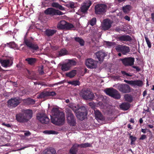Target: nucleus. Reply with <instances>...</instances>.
<instances>
[{
    "instance_id": "f257e3e1",
    "label": "nucleus",
    "mask_w": 154,
    "mask_h": 154,
    "mask_svg": "<svg viewBox=\"0 0 154 154\" xmlns=\"http://www.w3.org/2000/svg\"><path fill=\"white\" fill-rule=\"evenodd\" d=\"M51 120L52 123L58 126L64 124L65 116L63 112L60 111L57 108H53L51 110Z\"/></svg>"
},
{
    "instance_id": "f03ea898",
    "label": "nucleus",
    "mask_w": 154,
    "mask_h": 154,
    "mask_svg": "<svg viewBox=\"0 0 154 154\" xmlns=\"http://www.w3.org/2000/svg\"><path fill=\"white\" fill-rule=\"evenodd\" d=\"M23 114H19L16 116V119L18 121L20 122H26L32 117V111L30 109L23 110Z\"/></svg>"
},
{
    "instance_id": "7ed1b4c3",
    "label": "nucleus",
    "mask_w": 154,
    "mask_h": 154,
    "mask_svg": "<svg viewBox=\"0 0 154 154\" xmlns=\"http://www.w3.org/2000/svg\"><path fill=\"white\" fill-rule=\"evenodd\" d=\"M113 87L117 89L123 93H128L131 92V88L126 84H117L114 85Z\"/></svg>"
},
{
    "instance_id": "20e7f679",
    "label": "nucleus",
    "mask_w": 154,
    "mask_h": 154,
    "mask_svg": "<svg viewBox=\"0 0 154 154\" xmlns=\"http://www.w3.org/2000/svg\"><path fill=\"white\" fill-rule=\"evenodd\" d=\"M105 93L115 99H119L121 97L120 94L116 90L113 88H107L104 90Z\"/></svg>"
},
{
    "instance_id": "39448f33",
    "label": "nucleus",
    "mask_w": 154,
    "mask_h": 154,
    "mask_svg": "<svg viewBox=\"0 0 154 154\" xmlns=\"http://www.w3.org/2000/svg\"><path fill=\"white\" fill-rule=\"evenodd\" d=\"M80 95L84 99H92L94 96L89 90L88 89L82 90L80 94Z\"/></svg>"
},
{
    "instance_id": "423d86ee",
    "label": "nucleus",
    "mask_w": 154,
    "mask_h": 154,
    "mask_svg": "<svg viewBox=\"0 0 154 154\" xmlns=\"http://www.w3.org/2000/svg\"><path fill=\"white\" fill-rule=\"evenodd\" d=\"M86 111L85 107H82L80 109V110L75 113L76 116L78 119L82 121L86 117L87 114Z\"/></svg>"
},
{
    "instance_id": "0eeeda50",
    "label": "nucleus",
    "mask_w": 154,
    "mask_h": 154,
    "mask_svg": "<svg viewBox=\"0 0 154 154\" xmlns=\"http://www.w3.org/2000/svg\"><path fill=\"white\" fill-rule=\"evenodd\" d=\"M76 64V62L72 60H68V61L65 63L61 64V69L63 71H66L69 70L70 67Z\"/></svg>"
},
{
    "instance_id": "6e6552de",
    "label": "nucleus",
    "mask_w": 154,
    "mask_h": 154,
    "mask_svg": "<svg viewBox=\"0 0 154 154\" xmlns=\"http://www.w3.org/2000/svg\"><path fill=\"white\" fill-rule=\"evenodd\" d=\"M67 122L70 126H74L76 123L75 117L71 111L68 112L66 114Z\"/></svg>"
},
{
    "instance_id": "1a4fd4ad",
    "label": "nucleus",
    "mask_w": 154,
    "mask_h": 154,
    "mask_svg": "<svg viewBox=\"0 0 154 154\" xmlns=\"http://www.w3.org/2000/svg\"><path fill=\"white\" fill-rule=\"evenodd\" d=\"M118 52H121L123 55H126L130 51L129 48L125 45H118L115 48Z\"/></svg>"
},
{
    "instance_id": "9d476101",
    "label": "nucleus",
    "mask_w": 154,
    "mask_h": 154,
    "mask_svg": "<svg viewBox=\"0 0 154 154\" xmlns=\"http://www.w3.org/2000/svg\"><path fill=\"white\" fill-rule=\"evenodd\" d=\"M125 66H131L134 64V59L133 57H129L120 59Z\"/></svg>"
},
{
    "instance_id": "9b49d317",
    "label": "nucleus",
    "mask_w": 154,
    "mask_h": 154,
    "mask_svg": "<svg viewBox=\"0 0 154 154\" xmlns=\"http://www.w3.org/2000/svg\"><path fill=\"white\" fill-rule=\"evenodd\" d=\"M37 118L41 123L47 124L49 121V119L44 113H38L37 116Z\"/></svg>"
},
{
    "instance_id": "f8f14e48",
    "label": "nucleus",
    "mask_w": 154,
    "mask_h": 154,
    "mask_svg": "<svg viewBox=\"0 0 154 154\" xmlns=\"http://www.w3.org/2000/svg\"><path fill=\"white\" fill-rule=\"evenodd\" d=\"M46 14H49L52 15H62L63 13L58 10H56L52 8H48L44 12Z\"/></svg>"
},
{
    "instance_id": "ddd939ff",
    "label": "nucleus",
    "mask_w": 154,
    "mask_h": 154,
    "mask_svg": "<svg viewBox=\"0 0 154 154\" xmlns=\"http://www.w3.org/2000/svg\"><path fill=\"white\" fill-rule=\"evenodd\" d=\"M97 62L91 58L87 60L85 62V64L89 68H96L97 66Z\"/></svg>"
},
{
    "instance_id": "4468645a",
    "label": "nucleus",
    "mask_w": 154,
    "mask_h": 154,
    "mask_svg": "<svg viewBox=\"0 0 154 154\" xmlns=\"http://www.w3.org/2000/svg\"><path fill=\"white\" fill-rule=\"evenodd\" d=\"M106 6L104 4L97 5L95 6V12L97 14H102L105 12Z\"/></svg>"
},
{
    "instance_id": "2eb2a0df",
    "label": "nucleus",
    "mask_w": 154,
    "mask_h": 154,
    "mask_svg": "<svg viewBox=\"0 0 154 154\" xmlns=\"http://www.w3.org/2000/svg\"><path fill=\"white\" fill-rule=\"evenodd\" d=\"M20 103V100L18 98H11L8 101V106L10 107H15Z\"/></svg>"
},
{
    "instance_id": "dca6fc26",
    "label": "nucleus",
    "mask_w": 154,
    "mask_h": 154,
    "mask_svg": "<svg viewBox=\"0 0 154 154\" xmlns=\"http://www.w3.org/2000/svg\"><path fill=\"white\" fill-rule=\"evenodd\" d=\"M112 22L109 19H106L103 20L101 26L103 30H107L110 29L111 26Z\"/></svg>"
},
{
    "instance_id": "f3484780",
    "label": "nucleus",
    "mask_w": 154,
    "mask_h": 154,
    "mask_svg": "<svg viewBox=\"0 0 154 154\" xmlns=\"http://www.w3.org/2000/svg\"><path fill=\"white\" fill-rule=\"evenodd\" d=\"M91 4V2L90 0H88L82 4L80 8L81 12L83 13H86Z\"/></svg>"
},
{
    "instance_id": "a211bd4d",
    "label": "nucleus",
    "mask_w": 154,
    "mask_h": 154,
    "mask_svg": "<svg viewBox=\"0 0 154 154\" xmlns=\"http://www.w3.org/2000/svg\"><path fill=\"white\" fill-rule=\"evenodd\" d=\"M0 63L2 66L4 67H10L13 64V59L11 58L5 60H0Z\"/></svg>"
},
{
    "instance_id": "6ab92c4d",
    "label": "nucleus",
    "mask_w": 154,
    "mask_h": 154,
    "mask_svg": "<svg viewBox=\"0 0 154 154\" xmlns=\"http://www.w3.org/2000/svg\"><path fill=\"white\" fill-rule=\"evenodd\" d=\"M124 82L133 86H141L143 85L142 82L140 80L128 81L124 80Z\"/></svg>"
},
{
    "instance_id": "aec40b11",
    "label": "nucleus",
    "mask_w": 154,
    "mask_h": 154,
    "mask_svg": "<svg viewBox=\"0 0 154 154\" xmlns=\"http://www.w3.org/2000/svg\"><path fill=\"white\" fill-rule=\"evenodd\" d=\"M56 94L54 91H46L43 92L37 96V97L39 98H44L45 97L48 96H54L56 95Z\"/></svg>"
},
{
    "instance_id": "412c9836",
    "label": "nucleus",
    "mask_w": 154,
    "mask_h": 154,
    "mask_svg": "<svg viewBox=\"0 0 154 154\" xmlns=\"http://www.w3.org/2000/svg\"><path fill=\"white\" fill-rule=\"evenodd\" d=\"M97 58L101 62L103 61L104 58L107 56V54L104 51H99L95 53Z\"/></svg>"
},
{
    "instance_id": "4be33fe9",
    "label": "nucleus",
    "mask_w": 154,
    "mask_h": 154,
    "mask_svg": "<svg viewBox=\"0 0 154 154\" xmlns=\"http://www.w3.org/2000/svg\"><path fill=\"white\" fill-rule=\"evenodd\" d=\"M24 42L27 46L31 49L37 50L38 48V47L36 44H32L30 40H25Z\"/></svg>"
},
{
    "instance_id": "5701e85b",
    "label": "nucleus",
    "mask_w": 154,
    "mask_h": 154,
    "mask_svg": "<svg viewBox=\"0 0 154 154\" xmlns=\"http://www.w3.org/2000/svg\"><path fill=\"white\" fill-rule=\"evenodd\" d=\"M69 107L70 108L72 109L74 112H75L76 113L78 110H80V109L81 108L79 107V105H76L74 103H71L69 105Z\"/></svg>"
},
{
    "instance_id": "b1692460",
    "label": "nucleus",
    "mask_w": 154,
    "mask_h": 154,
    "mask_svg": "<svg viewBox=\"0 0 154 154\" xmlns=\"http://www.w3.org/2000/svg\"><path fill=\"white\" fill-rule=\"evenodd\" d=\"M95 116L97 120H103L105 119L104 118L98 110L95 112Z\"/></svg>"
},
{
    "instance_id": "393cba45",
    "label": "nucleus",
    "mask_w": 154,
    "mask_h": 154,
    "mask_svg": "<svg viewBox=\"0 0 154 154\" xmlns=\"http://www.w3.org/2000/svg\"><path fill=\"white\" fill-rule=\"evenodd\" d=\"M119 40L124 41H130L131 40V37L128 35H123L119 37Z\"/></svg>"
},
{
    "instance_id": "a878e982",
    "label": "nucleus",
    "mask_w": 154,
    "mask_h": 154,
    "mask_svg": "<svg viewBox=\"0 0 154 154\" xmlns=\"http://www.w3.org/2000/svg\"><path fill=\"white\" fill-rule=\"evenodd\" d=\"M79 144H75L70 150V153L72 154H76L77 152V148L79 147Z\"/></svg>"
},
{
    "instance_id": "bb28decb",
    "label": "nucleus",
    "mask_w": 154,
    "mask_h": 154,
    "mask_svg": "<svg viewBox=\"0 0 154 154\" xmlns=\"http://www.w3.org/2000/svg\"><path fill=\"white\" fill-rule=\"evenodd\" d=\"M66 22L64 20L61 21L57 24V27L60 29H65Z\"/></svg>"
},
{
    "instance_id": "cd10ccee",
    "label": "nucleus",
    "mask_w": 154,
    "mask_h": 154,
    "mask_svg": "<svg viewBox=\"0 0 154 154\" xmlns=\"http://www.w3.org/2000/svg\"><path fill=\"white\" fill-rule=\"evenodd\" d=\"M56 32L54 29H47L45 32V34L48 36H51Z\"/></svg>"
},
{
    "instance_id": "c85d7f7f",
    "label": "nucleus",
    "mask_w": 154,
    "mask_h": 154,
    "mask_svg": "<svg viewBox=\"0 0 154 154\" xmlns=\"http://www.w3.org/2000/svg\"><path fill=\"white\" fill-rule=\"evenodd\" d=\"M56 152L55 150L53 148H50L45 150L44 154H55Z\"/></svg>"
},
{
    "instance_id": "c756f323",
    "label": "nucleus",
    "mask_w": 154,
    "mask_h": 154,
    "mask_svg": "<svg viewBox=\"0 0 154 154\" xmlns=\"http://www.w3.org/2000/svg\"><path fill=\"white\" fill-rule=\"evenodd\" d=\"M24 103L28 105L34 104L35 103V101L33 99L30 98H28L23 100Z\"/></svg>"
},
{
    "instance_id": "7c9ffc66",
    "label": "nucleus",
    "mask_w": 154,
    "mask_h": 154,
    "mask_svg": "<svg viewBox=\"0 0 154 154\" xmlns=\"http://www.w3.org/2000/svg\"><path fill=\"white\" fill-rule=\"evenodd\" d=\"M76 70H73L70 72L67 73L66 74V75L67 77L72 78L73 77L76 75Z\"/></svg>"
},
{
    "instance_id": "2f4dec72",
    "label": "nucleus",
    "mask_w": 154,
    "mask_h": 154,
    "mask_svg": "<svg viewBox=\"0 0 154 154\" xmlns=\"http://www.w3.org/2000/svg\"><path fill=\"white\" fill-rule=\"evenodd\" d=\"M120 107L124 110H127L130 108V104L128 103H124L121 105Z\"/></svg>"
},
{
    "instance_id": "473e14b6",
    "label": "nucleus",
    "mask_w": 154,
    "mask_h": 154,
    "mask_svg": "<svg viewBox=\"0 0 154 154\" xmlns=\"http://www.w3.org/2000/svg\"><path fill=\"white\" fill-rule=\"evenodd\" d=\"M25 60L29 64L33 65L35 63L36 60L35 58H27L25 59Z\"/></svg>"
},
{
    "instance_id": "72a5a7b5",
    "label": "nucleus",
    "mask_w": 154,
    "mask_h": 154,
    "mask_svg": "<svg viewBox=\"0 0 154 154\" xmlns=\"http://www.w3.org/2000/svg\"><path fill=\"white\" fill-rule=\"evenodd\" d=\"M131 9V7L129 5H127L122 8L123 11L125 14L129 13Z\"/></svg>"
},
{
    "instance_id": "f704fd0d",
    "label": "nucleus",
    "mask_w": 154,
    "mask_h": 154,
    "mask_svg": "<svg viewBox=\"0 0 154 154\" xmlns=\"http://www.w3.org/2000/svg\"><path fill=\"white\" fill-rule=\"evenodd\" d=\"M124 98L125 100L129 102H131L133 100V97L132 96L129 94H126L124 95Z\"/></svg>"
},
{
    "instance_id": "c9c22d12",
    "label": "nucleus",
    "mask_w": 154,
    "mask_h": 154,
    "mask_svg": "<svg viewBox=\"0 0 154 154\" xmlns=\"http://www.w3.org/2000/svg\"><path fill=\"white\" fill-rule=\"evenodd\" d=\"M43 133L48 134H57L58 132L53 130H45L43 132Z\"/></svg>"
},
{
    "instance_id": "e433bc0d",
    "label": "nucleus",
    "mask_w": 154,
    "mask_h": 154,
    "mask_svg": "<svg viewBox=\"0 0 154 154\" xmlns=\"http://www.w3.org/2000/svg\"><path fill=\"white\" fill-rule=\"evenodd\" d=\"M74 39L76 42L79 43L81 46L84 45V41L82 38L79 37H75L74 38Z\"/></svg>"
},
{
    "instance_id": "4c0bfd02",
    "label": "nucleus",
    "mask_w": 154,
    "mask_h": 154,
    "mask_svg": "<svg viewBox=\"0 0 154 154\" xmlns=\"http://www.w3.org/2000/svg\"><path fill=\"white\" fill-rule=\"evenodd\" d=\"M7 44L9 45V46L11 48H17V46L14 42H11L9 43H7Z\"/></svg>"
},
{
    "instance_id": "58836bf2",
    "label": "nucleus",
    "mask_w": 154,
    "mask_h": 154,
    "mask_svg": "<svg viewBox=\"0 0 154 154\" xmlns=\"http://www.w3.org/2000/svg\"><path fill=\"white\" fill-rule=\"evenodd\" d=\"M67 6L71 8H74L76 7V4L73 2H70L67 4Z\"/></svg>"
},
{
    "instance_id": "ea45409f",
    "label": "nucleus",
    "mask_w": 154,
    "mask_h": 154,
    "mask_svg": "<svg viewBox=\"0 0 154 154\" xmlns=\"http://www.w3.org/2000/svg\"><path fill=\"white\" fill-rule=\"evenodd\" d=\"M144 38L145 39V41L148 45V47L150 48L151 47V42L149 39V38L146 36H144Z\"/></svg>"
},
{
    "instance_id": "a19ab883",
    "label": "nucleus",
    "mask_w": 154,
    "mask_h": 154,
    "mask_svg": "<svg viewBox=\"0 0 154 154\" xmlns=\"http://www.w3.org/2000/svg\"><path fill=\"white\" fill-rule=\"evenodd\" d=\"M79 145V147L82 148H85L86 147H90L91 146V144L88 143L82 144Z\"/></svg>"
},
{
    "instance_id": "79ce46f5",
    "label": "nucleus",
    "mask_w": 154,
    "mask_h": 154,
    "mask_svg": "<svg viewBox=\"0 0 154 154\" xmlns=\"http://www.w3.org/2000/svg\"><path fill=\"white\" fill-rule=\"evenodd\" d=\"M69 83L74 86H76L80 85V82L78 80L70 81L69 82Z\"/></svg>"
},
{
    "instance_id": "37998d69",
    "label": "nucleus",
    "mask_w": 154,
    "mask_h": 154,
    "mask_svg": "<svg viewBox=\"0 0 154 154\" xmlns=\"http://www.w3.org/2000/svg\"><path fill=\"white\" fill-rule=\"evenodd\" d=\"M67 51L65 49H62L59 52V55L60 56H62L66 54Z\"/></svg>"
},
{
    "instance_id": "c03bdc74",
    "label": "nucleus",
    "mask_w": 154,
    "mask_h": 154,
    "mask_svg": "<svg viewBox=\"0 0 154 154\" xmlns=\"http://www.w3.org/2000/svg\"><path fill=\"white\" fill-rule=\"evenodd\" d=\"M73 27V26L72 24L71 23H66L65 29H70Z\"/></svg>"
},
{
    "instance_id": "a18cd8bd",
    "label": "nucleus",
    "mask_w": 154,
    "mask_h": 154,
    "mask_svg": "<svg viewBox=\"0 0 154 154\" xmlns=\"http://www.w3.org/2000/svg\"><path fill=\"white\" fill-rule=\"evenodd\" d=\"M96 19L95 18H93L90 21V24L92 26L94 25L96 23Z\"/></svg>"
},
{
    "instance_id": "49530a36",
    "label": "nucleus",
    "mask_w": 154,
    "mask_h": 154,
    "mask_svg": "<svg viewBox=\"0 0 154 154\" xmlns=\"http://www.w3.org/2000/svg\"><path fill=\"white\" fill-rule=\"evenodd\" d=\"M105 44L106 45V46L108 47H110L113 45V43L110 42L106 41L105 42Z\"/></svg>"
},
{
    "instance_id": "de8ad7c7",
    "label": "nucleus",
    "mask_w": 154,
    "mask_h": 154,
    "mask_svg": "<svg viewBox=\"0 0 154 154\" xmlns=\"http://www.w3.org/2000/svg\"><path fill=\"white\" fill-rule=\"evenodd\" d=\"M43 66H42L39 69V73L40 74L42 75L44 73V72L43 70Z\"/></svg>"
},
{
    "instance_id": "09e8293b",
    "label": "nucleus",
    "mask_w": 154,
    "mask_h": 154,
    "mask_svg": "<svg viewBox=\"0 0 154 154\" xmlns=\"http://www.w3.org/2000/svg\"><path fill=\"white\" fill-rule=\"evenodd\" d=\"M130 138H131V144H132L133 142H134L136 140V137H133L132 136H130Z\"/></svg>"
},
{
    "instance_id": "8fccbe9b",
    "label": "nucleus",
    "mask_w": 154,
    "mask_h": 154,
    "mask_svg": "<svg viewBox=\"0 0 154 154\" xmlns=\"http://www.w3.org/2000/svg\"><path fill=\"white\" fill-rule=\"evenodd\" d=\"M59 4L57 3L54 2L52 4V7L55 8H57Z\"/></svg>"
},
{
    "instance_id": "3c124183",
    "label": "nucleus",
    "mask_w": 154,
    "mask_h": 154,
    "mask_svg": "<svg viewBox=\"0 0 154 154\" xmlns=\"http://www.w3.org/2000/svg\"><path fill=\"white\" fill-rule=\"evenodd\" d=\"M24 135L26 136H30L31 134L30 132L28 131H25Z\"/></svg>"
},
{
    "instance_id": "603ef678",
    "label": "nucleus",
    "mask_w": 154,
    "mask_h": 154,
    "mask_svg": "<svg viewBox=\"0 0 154 154\" xmlns=\"http://www.w3.org/2000/svg\"><path fill=\"white\" fill-rule=\"evenodd\" d=\"M2 124V125H4L8 128H10L11 127V125H10L9 124L5 123L4 122Z\"/></svg>"
},
{
    "instance_id": "864d4df0",
    "label": "nucleus",
    "mask_w": 154,
    "mask_h": 154,
    "mask_svg": "<svg viewBox=\"0 0 154 154\" xmlns=\"http://www.w3.org/2000/svg\"><path fill=\"white\" fill-rule=\"evenodd\" d=\"M57 8H58L61 10H64V8L62 6L60 5L59 4Z\"/></svg>"
},
{
    "instance_id": "5fc2aeb1",
    "label": "nucleus",
    "mask_w": 154,
    "mask_h": 154,
    "mask_svg": "<svg viewBox=\"0 0 154 154\" xmlns=\"http://www.w3.org/2000/svg\"><path fill=\"white\" fill-rule=\"evenodd\" d=\"M146 138V136L145 135H142L141 137L140 138V140H143L145 139Z\"/></svg>"
},
{
    "instance_id": "6e6d98bb",
    "label": "nucleus",
    "mask_w": 154,
    "mask_h": 154,
    "mask_svg": "<svg viewBox=\"0 0 154 154\" xmlns=\"http://www.w3.org/2000/svg\"><path fill=\"white\" fill-rule=\"evenodd\" d=\"M122 73L124 75H126L127 76H131V75H129L127 73H126L125 72V71H122Z\"/></svg>"
},
{
    "instance_id": "4d7b16f0",
    "label": "nucleus",
    "mask_w": 154,
    "mask_h": 154,
    "mask_svg": "<svg viewBox=\"0 0 154 154\" xmlns=\"http://www.w3.org/2000/svg\"><path fill=\"white\" fill-rule=\"evenodd\" d=\"M124 18L126 20L128 21H130V19L129 17L128 16H126Z\"/></svg>"
},
{
    "instance_id": "13d9d810",
    "label": "nucleus",
    "mask_w": 154,
    "mask_h": 154,
    "mask_svg": "<svg viewBox=\"0 0 154 154\" xmlns=\"http://www.w3.org/2000/svg\"><path fill=\"white\" fill-rule=\"evenodd\" d=\"M114 78L115 80H120L121 79L120 77L118 76H115L114 77Z\"/></svg>"
},
{
    "instance_id": "bf43d9fd",
    "label": "nucleus",
    "mask_w": 154,
    "mask_h": 154,
    "mask_svg": "<svg viewBox=\"0 0 154 154\" xmlns=\"http://www.w3.org/2000/svg\"><path fill=\"white\" fill-rule=\"evenodd\" d=\"M133 68L136 69V70L139 71L140 70V69L138 67L136 66H132Z\"/></svg>"
},
{
    "instance_id": "052dcab7",
    "label": "nucleus",
    "mask_w": 154,
    "mask_h": 154,
    "mask_svg": "<svg viewBox=\"0 0 154 154\" xmlns=\"http://www.w3.org/2000/svg\"><path fill=\"white\" fill-rule=\"evenodd\" d=\"M133 68L136 69V70L139 71L140 70V69L138 67L136 66H132Z\"/></svg>"
},
{
    "instance_id": "680f3d73",
    "label": "nucleus",
    "mask_w": 154,
    "mask_h": 154,
    "mask_svg": "<svg viewBox=\"0 0 154 154\" xmlns=\"http://www.w3.org/2000/svg\"><path fill=\"white\" fill-rule=\"evenodd\" d=\"M116 30L119 32H120L121 31H122V30H121L120 28L117 27L116 28Z\"/></svg>"
},
{
    "instance_id": "e2e57ef3",
    "label": "nucleus",
    "mask_w": 154,
    "mask_h": 154,
    "mask_svg": "<svg viewBox=\"0 0 154 154\" xmlns=\"http://www.w3.org/2000/svg\"><path fill=\"white\" fill-rule=\"evenodd\" d=\"M151 16L152 19L154 22V13H152L151 14Z\"/></svg>"
},
{
    "instance_id": "0e129e2a",
    "label": "nucleus",
    "mask_w": 154,
    "mask_h": 154,
    "mask_svg": "<svg viewBox=\"0 0 154 154\" xmlns=\"http://www.w3.org/2000/svg\"><path fill=\"white\" fill-rule=\"evenodd\" d=\"M141 131L144 133H145L146 132V129H141Z\"/></svg>"
},
{
    "instance_id": "69168bd1",
    "label": "nucleus",
    "mask_w": 154,
    "mask_h": 154,
    "mask_svg": "<svg viewBox=\"0 0 154 154\" xmlns=\"http://www.w3.org/2000/svg\"><path fill=\"white\" fill-rule=\"evenodd\" d=\"M130 122H131L133 123H134V119L132 118L130 120Z\"/></svg>"
},
{
    "instance_id": "338daca9",
    "label": "nucleus",
    "mask_w": 154,
    "mask_h": 154,
    "mask_svg": "<svg viewBox=\"0 0 154 154\" xmlns=\"http://www.w3.org/2000/svg\"><path fill=\"white\" fill-rule=\"evenodd\" d=\"M143 120L142 118H140L139 119V122L140 123H142L143 122Z\"/></svg>"
},
{
    "instance_id": "774afa93",
    "label": "nucleus",
    "mask_w": 154,
    "mask_h": 154,
    "mask_svg": "<svg viewBox=\"0 0 154 154\" xmlns=\"http://www.w3.org/2000/svg\"><path fill=\"white\" fill-rule=\"evenodd\" d=\"M148 126L150 128H152L153 127V126L152 125H148Z\"/></svg>"
}]
</instances>
